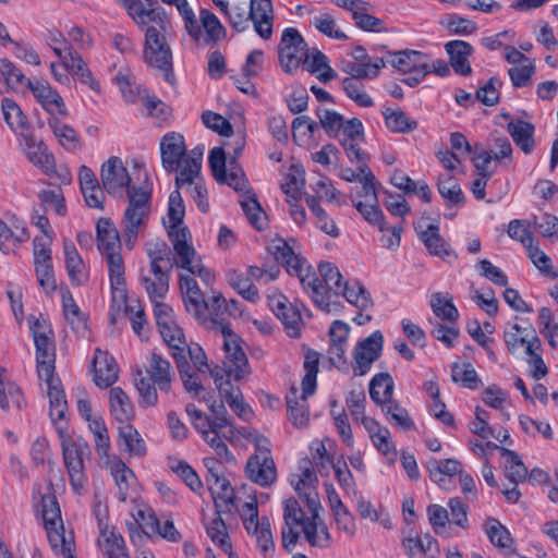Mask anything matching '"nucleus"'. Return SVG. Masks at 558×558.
Instances as JSON below:
<instances>
[{
    "mask_svg": "<svg viewBox=\"0 0 558 558\" xmlns=\"http://www.w3.org/2000/svg\"><path fill=\"white\" fill-rule=\"evenodd\" d=\"M29 239V233L25 227L20 231L13 232L2 220H0V251L5 254L13 252L21 243Z\"/></svg>",
    "mask_w": 558,
    "mask_h": 558,
    "instance_id": "60",
    "label": "nucleus"
},
{
    "mask_svg": "<svg viewBox=\"0 0 558 558\" xmlns=\"http://www.w3.org/2000/svg\"><path fill=\"white\" fill-rule=\"evenodd\" d=\"M112 291V305L120 308L126 302L125 267L120 253H111L105 256Z\"/></svg>",
    "mask_w": 558,
    "mask_h": 558,
    "instance_id": "29",
    "label": "nucleus"
},
{
    "mask_svg": "<svg viewBox=\"0 0 558 558\" xmlns=\"http://www.w3.org/2000/svg\"><path fill=\"white\" fill-rule=\"evenodd\" d=\"M220 333L225 351L223 371L228 377L240 380L251 372L242 341L227 325H220Z\"/></svg>",
    "mask_w": 558,
    "mask_h": 558,
    "instance_id": "13",
    "label": "nucleus"
},
{
    "mask_svg": "<svg viewBox=\"0 0 558 558\" xmlns=\"http://www.w3.org/2000/svg\"><path fill=\"white\" fill-rule=\"evenodd\" d=\"M184 269L189 272L180 276V290L184 306L187 313H190L198 323L206 324L208 322V317L206 315V300L193 277L199 276L197 274H192L186 268Z\"/></svg>",
    "mask_w": 558,
    "mask_h": 558,
    "instance_id": "24",
    "label": "nucleus"
},
{
    "mask_svg": "<svg viewBox=\"0 0 558 558\" xmlns=\"http://www.w3.org/2000/svg\"><path fill=\"white\" fill-rule=\"evenodd\" d=\"M122 218L124 241L132 248L150 214V193L143 187H132Z\"/></svg>",
    "mask_w": 558,
    "mask_h": 558,
    "instance_id": "10",
    "label": "nucleus"
},
{
    "mask_svg": "<svg viewBox=\"0 0 558 558\" xmlns=\"http://www.w3.org/2000/svg\"><path fill=\"white\" fill-rule=\"evenodd\" d=\"M205 529L208 537L218 548L227 555L232 553L231 537L220 513L215 512L211 519L205 521Z\"/></svg>",
    "mask_w": 558,
    "mask_h": 558,
    "instance_id": "43",
    "label": "nucleus"
},
{
    "mask_svg": "<svg viewBox=\"0 0 558 558\" xmlns=\"http://www.w3.org/2000/svg\"><path fill=\"white\" fill-rule=\"evenodd\" d=\"M319 356L315 351H308L305 354L304 369L305 375L302 379V395L299 396L298 389L292 388L287 395V412L289 421L298 428L305 427L310 421L307 398L316 390V377L318 373Z\"/></svg>",
    "mask_w": 558,
    "mask_h": 558,
    "instance_id": "9",
    "label": "nucleus"
},
{
    "mask_svg": "<svg viewBox=\"0 0 558 558\" xmlns=\"http://www.w3.org/2000/svg\"><path fill=\"white\" fill-rule=\"evenodd\" d=\"M119 444L124 446V450L131 456L144 457L146 454L144 439L138 430L129 423L119 427Z\"/></svg>",
    "mask_w": 558,
    "mask_h": 558,
    "instance_id": "47",
    "label": "nucleus"
},
{
    "mask_svg": "<svg viewBox=\"0 0 558 558\" xmlns=\"http://www.w3.org/2000/svg\"><path fill=\"white\" fill-rule=\"evenodd\" d=\"M158 329L163 341L172 351V356L174 359L184 357L187 342L182 329L177 325V323L174 320L169 324L163 323V325Z\"/></svg>",
    "mask_w": 558,
    "mask_h": 558,
    "instance_id": "45",
    "label": "nucleus"
},
{
    "mask_svg": "<svg viewBox=\"0 0 558 558\" xmlns=\"http://www.w3.org/2000/svg\"><path fill=\"white\" fill-rule=\"evenodd\" d=\"M445 49L449 54L450 64L460 75H470L472 68L469 62V57L473 52V47L463 40H451L445 45Z\"/></svg>",
    "mask_w": 558,
    "mask_h": 558,
    "instance_id": "36",
    "label": "nucleus"
},
{
    "mask_svg": "<svg viewBox=\"0 0 558 558\" xmlns=\"http://www.w3.org/2000/svg\"><path fill=\"white\" fill-rule=\"evenodd\" d=\"M209 489L215 501L216 512H230L234 507V490L226 477H217L209 483Z\"/></svg>",
    "mask_w": 558,
    "mask_h": 558,
    "instance_id": "42",
    "label": "nucleus"
},
{
    "mask_svg": "<svg viewBox=\"0 0 558 558\" xmlns=\"http://www.w3.org/2000/svg\"><path fill=\"white\" fill-rule=\"evenodd\" d=\"M507 130L515 145L525 154L530 155L535 148V128L531 122L520 119L508 123Z\"/></svg>",
    "mask_w": 558,
    "mask_h": 558,
    "instance_id": "39",
    "label": "nucleus"
},
{
    "mask_svg": "<svg viewBox=\"0 0 558 558\" xmlns=\"http://www.w3.org/2000/svg\"><path fill=\"white\" fill-rule=\"evenodd\" d=\"M110 413L122 424H128L134 417V408L129 396L120 388L113 387L109 391Z\"/></svg>",
    "mask_w": 558,
    "mask_h": 558,
    "instance_id": "41",
    "label": "nucleus"
},
{
    "mask_svg": "<svg viewBox=\"0 0 558 558\" xmlns=\"http://www.w3.org/2000/svg\"><path fill=\"white\" fill-rule=\"evenodd\" d=\"M415 230L424 243L426 248L432 255L438 256L444 260L449 258H457V254L450 248L448 243L439 234L438 227L435 225H428L425 229H421V226H416Z\"/></svg>",
    "mask_w": 558,
    "mask_h": 558,
    "instance_id": "33",
    "label": "nucleus"
},
{
    "mask_svg": "<svg viewBox=\"0 0 558 558\" xmlns=\"http://www.w3.org/2000/svg\"><path fill=\"white\" fill-rule=\"evenodd\" d=\"M384 344V336L379 330L374 331L365 339L359 341L354 349V363L352 372L354 376L361 377L366 375L375 361L381 354Z\"/></svg>",
    "mask_w": 558,
    "mask_h": 558,
    "instance_id": "20",
    "label": "nucleus"
},
{
    "mask_svg": "<svg viewBox=\"0 0 558 558\" xmlns=\"http://www.w3.org/2000/svg\"><path fill=\"white\" fill-rule=\"evenodd\" d=\"M208 162L217 182L226 183L236 192L243 193L240 204L247 220L257 230H264L267 227L266 214L256 195L252 193L248 181L238 162L230 158L227 168V156L222 147H214L210 150Z\"/></svg>",
    "mask_w": 558,
    "mask_h": 558,
    "instance_id": "4",
    "label": "nucleus"
},
{
    "mask_svg": "<svg viewBox=\"0 0 558 558\" xmlns=\"http://www.w3.org/2000/svg\"><path fill=\"white\" fill-rule=\"evenodd\" d=\"M148 378L140 372L135 378V387L140 395V404L143 408L155 407L158 402L157 389L161 392H170L174 372L170 362L161 354L153 352L146 368Z\"/></svg>",
    "mask_w": 558,
    "mask_h": 558,
    "instance_id": "7",
    "label": "nucleus"
},
{
    "mask_svg": "<svg viewBox=\"0 0 558 558\" xmlns=\"http://www.w3.org/2000/svg\"><path fill=\"white\" fill-rule=\"evenodd\" d=\"M385 66L381 58H375L374 61L359 62L352 60H342L341 70L349 74V78L361 81L364 78L373 80L379 74L380 69Z\"/></svg>",
    "mask_w": 558,
    "mask_h": 558,
    "instance_id": "40",
    "label": "nucleus"
},
{
    "mask_svg": "<svg viewBox=\"0 0 558 558\" xmlns=\"http://www.w3.org/2000/svg\"><path fill=\"white\" fill-rule=\"evenodd\" d=\"M383 114L386 126L395 133H410L417 129V122L400 108H387Z\"/></svg>",
    "mask_w": 558,
    "mask_h": 558,
    "instance_id": "52",
    "label": "nucleus"
},
{
    "mask_svg": "<svg viewBox=\"0 0 558 558\" xmlns=\"http://www.w3.org/2000/svg\"><path fill=\"white\" fill-rule=\"evenodd\" d=\"M110 474L118 487V499L125 502L136 492L137 481L134 472L117 456L107 461Z\"/></svg>",
    "mask_w": 558,
    "mask_h": 558,
    "instance_id": "28",
    "label": "nucleus"
},
{
    "mask_svg": "<svg viewBox=\"0 0 558 558\" xmlns=\"http://www.w3.org/2000/svg\"><path fill=\"white\" fill-rule=\"evenodd\" d=\"M393 379L388 373L376 374L369 381V397L378 405L392 399Z\"/></svg>",
    "mask_w": 558,
    "mask_h": 558,
    "instance_id": "48",
    "label": "nucleus"
},
{
    "mask_svg": "<svg viewBox=\"0 0 558 558\" xmlns=\"http://www.w3.org/2000/svg\"><path fill=\"white\" fill-rule=\"evenodd\" d=\"M19 146L27 160L43 173L54 172V156L43 140L37 138L29 131L19 135Z\"/></svg>",
    "mask_w": 558,
    "mask_h": 558,
    "instance_id": "21",
    "label": "nucleus"
},
{
    "mask_svg": "<svg viewBox=\"0 0 558 558\" xmlns=\"http://www.w3.org/2000/svg\"><path fill=\"white\" fill-rule=\"evenodd\" d=\"M181 190L182 189L175 186V190L171 192L163 225L168 229V235L177 255V265L180 268L189 269L192 274H197L201 280L207 287H210L214 284L216 277L214 272L205 267L202 260L196 257L195 250L191 244V233L183 225L185 206L181 196ZM183 190L186 192L185 189Z\"/></svg>",
    "mask_w": 558,
    "mask_h": 558,
    "instance_id": "2",
    "label": "nucleus"
},
{
    "mask_svg": "<svg viewBox=\"0 0 558 558\" xmlns=\"http://www.w3.org/2000/svg\"><path fill=\"white\" fill-rule=\"evenodd\" d=\"M268 306L271 312L281 320L286 332L290 337L300 335L302 316L296 306L289 302L288 298L280 292L268 295Z\"/></svg>",
    "mask_w": 558,
    "mask_h": 558,
    "instance_id": "25",
    "label": "nucleus"
},
{
    "mask_svg": "<svg viewBox=\"0 0 558 558\" xmlns=\"http://www.w3.org/2000/svg\"><path fill=\"white\" fill-rule=\"evenodd\" d=\"M66 117L48 118V126L52 130L58 143L68 151H76L82 148L83 142L78 133L63 120Z\"/></svg>",
    "mask_w": 558,
    "mask_h": 558,
    "instance_id": "35",
    "label": "nucleus"
},
{
    "mask_svg": "<svg viewBox=\"0 0 558 558\" xmlns=\"http://www.w3.org/2000/svg\"><path fill=\"white\" fill-rule=\"evenodd\" d=\"M1 108L4 121L9 128L17 134V136L20 133L28 131L26 129L27 118L24 116L23 111L14 100L10 98H3Z\"/></svg>",
    "mask_w": 558,
    "mask_h": 558,
    "instance_id": "54",
    "label": "nucleus"
},
{
    "mask_svg": "<svg viewBox=\"0 0 558 558\" xmlns=\"http://www.w3.org/2000/svg\"><path fill=\"white\" fill-rule=\"evenodd\" d=\"M119 378V367L107 352L96 349L93 359V380L99 388L112 386Z\"/></svg>",
    "mask_w": 558,
    "mask_h": 558,
    "instance_id": "30",
    "label": "nucleus"
},
{
    "mask_svg": "<svg viewBox=\"0 0 558 558\" xmlns=\"http://www.w3.org/2000/svg\"><path fill=\"white\" fill-rule=\"evenodd\" d=\"M275 259L284 266L287 272L296 276L304 291L314 304L326 313H337L341 303L329 292L324 281L314 272L305 259L301 258L293 248L282 239L274 240L268 246Z\"/></svg>",
    "mask_w": 558,
    "mask_h": 558,
    "instance_id": "3",
    "label": "nucleus"
},
{
    "mask_svg": "<svg viewBox=\"0 0 558 558\" xmlns=\"http://www.w3.org/2000/svg\"><path fill=\"white\" fill-rule=\"evenodd\" d=\"M401 545L409 558H422L437 545V541L428 533L424 536L410 533L401 538Z\"/></svg>",
    "mask_w": 558,
    "mask_h": 558,
    "instance_id": "51",
    "label": "nucleus"
},
{
    "mask_svg": "<svg viewBox=\"0 0 558 558\" xmlns=\"http://www.w3.org/2000/svg\"><path fill=\"white\" fill-rule=\"evenodd\" d=\"M28 88L49 118L69 116L63 98L47 82L41 80L28 82Z\"/></svg>",
    "mask_w": 558,
    "mask_h": 558,
    "instance_id": "26",
    "label": "nucleus"
},
{
    "mask_svg": "<svg viewBox=\"0 0 558 558\" xmlns=\"http://www.w3.org/2000/svg\"><path fill=\"white\" fill-rule=\"evenodd\" d=\"M517 319L515 317V322L509 324L504 331V340L509 353L519 356L541 350V340L535 328L531 324L520 325Z\"/></svg>",
    "mask_w": 558,
    "mask_h": 558,
    "instance_id": "16",
    "label": "nucleus"
},
{
    "mask_svg": "<svg viewBox=\"0 0 558 558\" xmlns=\"http://www.w3.org/2000/svg\"><path fill=\"white\" fill-rule=\"evenodd\" d=\"M227 425L228 418L219 416L217 420H211L207 415H204L193 423V426L201 434L204 441L215 450L220 459L226 462H233L234 456L220 438V432Z\"/></svg>",
    "mask_w": 558,
    "mask_h": 558,
    "instance_id": "22",
    "label": "nucleus"
},
{
    "mask_svg": "<svg viewBox=\"0 0 558 558\" xmlns=\"http://www.w3.org/2000/svg\"><path fill=\"white\" fill-rule=\"evenodd\" d=\"M485 533L490 543L500 551L514 544L509 530L495 518H488L484 524Z\"/></svg>",
    "mask_w": 558,
    "mask_h": 558,
    "instance_id": "53",
    "label": "nucleus"
},
{
    "mask_svg": "<svg viewBox=\"0 0 558 558\" xmlns=\"http://www.w3.org/2000/svg\"><path fill=\"white\" fill-rule=\"evenodd\" d=\"M318 478L313 471L312 462L303 459L299 463V473L290 476V484L298 493V495L305 501L308 511L320 509V502L316 485Z\"/></svg>",
    "mask_w": 558,
    "mask_h": 558,
    "instance_id": "18",
    "label": "nucleus"
},
{
    "mask_svg": "<svg viewBox=\"0 0 558 558\" xmlns=\"http://www.w3.org/2000/svg\"><path fill=\"white\" fill-rule=\"evenodd\" d=\"M134 23L145 32V62L149 66L162 71L166 81L172 83V52L166 39L170 27L167 14L161 8H150L144 12L140 22Z\"/></svg>",
    "mask_w": 558,
    "mask_h": 558,
    "instance_id": "5",
    "label": "nucleus"
},
{
    "mask_svg": "<svg viewBox=\"0 0 558 558\" xmlns=\"http://www.w3.org/2000/svg\"><path fill=\"white\" fill-rule=\"evenodd\" d=\"M98 546L107 558H130L126 554L123 537L113 526L106 525L99 529Z\"/></svg>",
    "mask_w": 558,
    "mask_h": 558,
    "instance_id": "38",
    "label": "nucleus"
},
{
    "mask_svg": "<svg viewBox=\"0 0 558 558\" xmlns=\"http://www.w3.org/2000/svg\"><path fill=\"white\" fill-rule=\"evenodd\" d=\"M306 43L296 28L288 27L282 32L279 46V59L282 69L291 73L296 70L306 57Z\"/></svg>",
    "mask_w": 558,
    "mask_h": 558,
    "instance_id": "17",
    "label": "nucleus"
},
{
    "mask_svg": "<svg viewBox=\"0 0 558 558\" xmlns=\"http://www.w3.org/2000/svg\"><path fill=\"white\" fill-rule=\"evenodd\" d=\"M36 348L37 374L47 385V396L50 404V418L56 422L65 414L68 404L61 381L54 375L56 344L54 337L34 341Z\"/></svg>",
    "mask_w": 558,
    "mask_h": 558,
    "instance_id": "6",
    "label": "nucleus"
},
{
    "mask_svg": "<svg viewBox=\"0 0 558 558\" xmlns=\"http://www.w3.org/2000/svg\"><path fill=\"white\" fill-rule=\"evenodd\" d=\"M0 76L4 80L8 87L12 89H21L28 87L29 78H26L22 71L9 59L0 60Z\"/></svg>",
    "mask_w": 558,
    "mask_h": 558,
    "instance_id": "63",
    "label": "nucleus"
},
{
    "mask_svg": "<svg viewBox=\"0 0 558 558\" xmlns=\"http://www.w3.org/2000/svg\"><path fill=\"white\" fill-rule=\"evenodd\" d=\"M318 271L320 279L324 281L329 292H332L335 298L340 296V293L343 292V288L348 281L343 280L338 267L329 262H325L319 264Z\"/></svg>",
    "mask_w": 558,
    "mask_h": 558,
    "instance_id": "58",
    "label": "nucleus"
},
{
    "mask_svg": "<svg viewBox=\"0 0 558 558\" xmlns=\"http://www.w3.org/2000/svg\"><path fill=\"white\" fill-rule=\"evenodd\" d=\"M319 510L308 511L311 518L306 520L301 533L311 546L327 548L331 544V536L318 513Z\"/></svg>",
    "mask_w": 558,
    "mask_h": 558,
    "instance_id": "34",
    "label": "nucleus"
},
{
    "mask_svg": "<svg viewBox=\"0 0 558 558\" xmlns=\"http://www.w3.org/2000/svg\"><path fill=\"white\" fill-rule=\"evenodd\" d=\"M229 283L230 286L238 291V293L245 300L250 302H257L259 299L258 290L253 284L251 279L245 276V274L238 271L229 272Z\"/></svg>",
    "mask_w": 558,
    "mask_h": 558,
    "instance_id": "64",
    "label": "nucleus"
},
{
    "mask_svg": "<svg viewBox=\"0 0 558 558\" xmlns=\"http://www.w3.org/2000/svg\"><path fill=\"white\" fill-rule=\"evenodd\" d=\"M227 311V301L221 293L215 292L210 299L206 300V315L208 322L203 324L206 327H216L220 330L222 323V315Z\"/></svg>",
    "mask_w": 558,
    "mask_h": 558,
    "instance_id": "61",
    "label": "nucleus"
},
{
    "mask_svg": "<svg viewBox=\"0 0 558 558\" xmlns=\"http://www.w3.org/2000/svg\"><path fill=\"white\" fill-rule=\"evenodd\" d=\"M494 449L499 450L501 457L505 459V472L506 476L514 484L523 482L527 475V469L520 459L517 452L494 445Z\"/></svg>",
    "mask_w": 558,
    "mask_h": 558,
    "instance_id": "49",
    "label": "nucleus"
},
{
    "mask_svg": "<svg viewBox=\"0 0 558 558\" xmlns=\"http://www.w3.org/2000/svg\"><path fill=\"white\" fill-rule=\"evenodd\" d=\"M380 407L388 422L404 430L414 428V423L411 420L408 411L402 408L396 400L390 399Z\"/></svg>",
    "mask_w": 558,
    "mask_h": 558,
    "instance_id": "59",
    "label": "nucleus"
},
{
    "mask_svg": "<svg viewBox=\"0 0 558 558\" xmlns=\"http://www.w3.org/2000/svg\"><path fill=\"white\" fill-rule=\"evenodd\" d=\"M51 245L52 241L49 238H34L33 240V259L37 281L39 287L49 295L57 289Z\"/></svg>",
    "mask_w": 558,
    "mask_h": 558,
    "instance_id": "15",
    "label": "nucleus"
},
{
    "mask_svg": "<svg viewBox=\"0 0 558 558\" xmlns=\"http://www.w3.org/2000/svg\"><path fill=\"white\" fill-rule=\"evenodd\" d=\"M274 10L271 0H250V3H232V14H229V25L236 32H244L253 23L255 32L263 38L272 35Z\"/></svg>",
    "mask_w": 558,
    "mask_h": 558,
    "instance_id": "8",
    "label": "nucleus"
},
{
    "mask_svg": "<svg viewBox=\"0 0 558 558\" xmlns=\"http://www.w3.org/2000/svg\"><path fill=\"white\" fill-rule=\"evenodd\" d=\"M391 64L397 70L409 74L404 83L410 86L418 84L430 72L426 54L416 50L396 52Z\"/></svg>",
    "mask_w": 558,
    "mask_h": 558,
    "instance_id": "23",
    "label": "nucleus"
},
{
    "mask_svg": "<svg viewBox=\"0 0 558 558\" xmlns=\"http://www.w3.org/2000/svg\"><path fill=\"white\" fill-rule=\"evenodd\" d=\"M430 308L434 315L448 324L457 323L459 311L453 304L452 296L449 293L435 292L430 295Z\"/></svg>",
    "mask_w": 558,
    "mask_h": 558,
    "instance_id": "44",
    "label": "nucleus"
},
{
    "mask_svg": "<svg viewBox=\"0 0 558 558\" xmlns=\"http://www.w3.org/2000/svg\"><path fill=\"white\" fill-rule=\"evenodd\" d=\"M43 520L47 537L51 547H62V544H70L74 536L72 531H66L61 518V510L53 494L41 497Z\"/></svg>",
    "mask_w": 558,
    "mask_h": 558,
    "instance_id": "14",
    "label": "nucleus"
},
{
    "mask_svg": "<svg viewBox=\"0 0 558 558\" xmlns=\"http://www.w3.org/2000/svg\"><path fill=\"white\" fill-rule=\"evenodd\" d=\"M239 513L243 526L248 535L255 538L259 551L264 556L271 555L275 550V542L268 518L258 515V502L256 496H250L240 508Z\"/></svg>",
    "mask_w": 558,
    "mask_h": 558,
    "instance_id": "11",
    "label": "nucleus"
},
{
    "mask_svg": "<svg viewBox=\"0 0 558 558\" xmlns=\"http://www.w3.org/2000/svg\"><path fill=\"white\" fill-rule=\"evenodd\" d=\"M284 524L281 529L282 546L291 550L298 543L301 535V529L307 519L295 499H288L283 509Z\"/></svg>",
    "mask_w": 558,
    "mask_h": 558,
    "instance_id": "27",
    "label": "nucleus"
},
{
    "mask_svg": "<svg viewBox=\"0 0 558 558\" xmlns=\"http://www.w3.org/2000/svg\"><path fill=\"white\" fill-rule=\"evenodd\" d=\"M363 426L374 447L386 457L388 461H395L397 458V449L392 442L389 429L380 425L374 418L366 420Z\"/></svg>",
    "mask_w": 558,
    "mask_h": 558,
    "instance_id": "31",
    "label": "nucleus"
},
{
    "mask_svg": "<svg viewBox=\"0 0 558 558\" xmlns=\"http://www.w3.org/2000/svg\"><path fill=\"white\" fill-rule=\"evenodd\" d=\"M255 440L256 452L246 461L244 472L251 482L262 487H269L277 480V470L270 453V442L267 438Z\"/></svg>",
    "mask_w": 558,
    "mask_h": 558,
    "instance_id": "12",
    "label": "nucleus"
},
{
    "mask_svg": "<svg viewBox=\"0 0 558 558\" xmlns=\"http://www.w3.org/2000/svg\"><path fill=\"white\" fill-rule=\"evenodd\" d=\"M100 180L105 191L117 197H121L132 190L131 177L121 158L112 156L100 168Z\"/></svg>",
    "mask_w": 558,
    "mask_h": 558,
    "instance_id": "19",
    "label": "nucleus"
},
{
    "mask_svg": "<svg viewBox=\"0 0 558 558\" xmlns=\"http://www.w3.org/2000/svg\"><path fill=\"white\" fill-rule=\"evenodd\" d=\"M340 295L361 312L368 311L374 305L369 292L357 280L350 282L348 281L343 288V292H341Z\"/></svg>",
    "mask_w": 558,
    "mask_h": 558,
    "instance_id": "50",
    "label": "nucleus"
},
{
    "mask_svg": "<svg viewBox=\"0 0 558 558\" xmlns=\"http://www.w3.org/2000/svg\"><path fill=\"white\" fill-rule=\"evenodd\" d=\"M98 250L104 256L120 253L121 241L119 231L109 219H100L97 223Z\"/></svg>",
    "mask_w": 558,
    "mask_h": 558,
    "instance_id": "37",
    "label": "nucleus"
},
{
    "mask_svg": "<svg viewBox=\"0 0 558 558\" xmlns=\"http://www.w3.org/2000/svg\"><path fill=\"white\" fill-rule=\"evenodd\" d=\"M203 151V148L196 147L186 153L184 137L180 133H168L160 141L162 167L168 172L177 173L175 186L185 189L197 208L207 213L209 209L207 189L201 174Z\"/></svg>",
    "mask_w": 558,
    "mask_h": 558,
    "instance_id": "1",
    "label": "nucleus"
},
{
    "mask_svg": "<svg viewBox=\"0 0 558 558\" xmlns=\"http://www.w3.org/2000/svg\"><path fill=\"white\" fill-rule=\"evenodd\" d=\"M307 71L316 73L320 82L327 83L337 76L336 72L329 66L327 57L316 50L312 56L304 58L303 62Z\"/></svg>",
    "mask_w": 558,
    "mask_h": 558,
    "instance_id": "57",
    "label": "nucleus"
},
{
    "mask_svg": "<svg viewBox=\"0 0 558 558\" xmlns=\"http://www.w3.org/2000/svg\"><path fill=\"white\" fill-rule=\"evenodd\" d=\"M310 24L315 27L320 34L336 39L345 40L348 36L337 24L336 17L329 12H322L313 16Z\"/></svg>",
    "mask_w": 558,
    "mask_h": 558,
    "instance_id": "56",
    "label": "nucleus"
},
{
    "mask_svg": "<svg viewBox=\"0 0 558 558\" xmlns=\"http://www.w3.org/2000/svg\"><path fill=\"white\" fill-rule=\"evenodd\" d=\"M63 254L65 269L73 286H82L88 281L87 267L71 240H64Z\"/></svg>",
    "mask_w": 558,
    "mask_h": 558,
    "instance_id": "32",
    "label": "nucleus"
},
{
    "mask_svg": "<svg viewBox=\"0 0 558 558\" xmlns=\"http://www.w3.org/2000/svg\"><path fill=\"white\" fill-rule=\"evenodd\" d=\"M345 405L354 422L364 425L366 420H372L365 414L366 396L362 386H357L347 393Z\"/></svg>",
    "mask_w": 558,
    "mask_h": 558,
    "instance_id": "55",
    "label": "nucleus"
},
{
    "mask_svg": "<svg viewBox=\"0 0 558 558\" xmlns=\"http://www.w3.org/2000/svg\"><path fill=\"white\" fill-rule=\"evenodd\" d=\"M25 403L21 388L7 380L0 373V408L4 411L21 410Z\"/></svg>",
    "mask_w": 558,
    "mask_h": 558,
    "instance_id": "46",
    "label": "nucleus"
},
{
    "mask_svg": "<svg viewBox=\"0 0 558 558\" xmlns=\"http://www.w3.org/2000/svg\"><path fill=\"white\" fill-rule=\"evenodd\" d=\"M451 378L454 383L469 389H477L481 384L475 368L470 363H453Z\"/></svg>",
    "mask_w": 558,
    "mask_h": 558,
    "instance_id": "62",
    "label": "nucleus"
}]
</instances>
